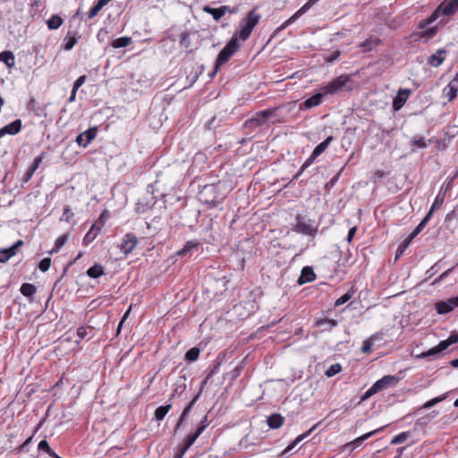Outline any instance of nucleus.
I'll use <instances>...</instances> for the list:
<instances>
[{
    "label": "nucleus",
    "instance_id": "4c0bfd02",
    "mask_svg": "<svg viewBox=\"0 0 458 458\" xmlns=\"http://www.w3.org/2000/svg\"><path fill=\"white\" fill-rule=\"evenodd\" d=\"M198 247V242L189 241L185 243L182 249L178 250L177 254L181 257L185 256L188 252H190L191 250L196 249Z\"/></svg>",
    "mask_w": 458,
    "mask_h": 458
},
{
    "label": "nucleus",
    "instance_id": "4d7b16f0",
    "mask_svg": "<svg viewBox=\"0 0 458 458\" xmlns=\"http://www.w3.org/2000/svg\"><path fill=\"white\" fill-rule=\"evenodd\" d=\"M434 210H435V205H432L430 209H429V211L428 212V214L425 216V217L419 224L421 226V228L424 229V227L427 225L428 221L431 219L432 215L434 213Z\"/></svg>",
    "mask_w": 458,
    "mask_h": 458
},
{
    "label": "nucleus",
    "instance_id": "ea45409f",
    "mask_svg": "<svg viewBox=\"0 0 458 458\" xmlns=\"http://www.w3.org/2000/svg\"><path fill=\"white\" fill-rule=\"evenodd\" d=\"M354 290L353 289H351L350 291H348L346 293H344V295H342L341 297H339L335 302V307H338V306H341L343 304H344L345 302H347L349 300L352 299V297L353 296L354 294Z\"/></svg>",
    "mask_w": 458,
    "mask_h": 458
},
{
    "label": "nucleus",
    "instance_id": "cd10ccee",
    "mask_svg": "<svg viewBox=\"0 0 458 458\" xmlns=\"http://www.w3.org/2000/svg\"><path fill=\"white\" fill-rule=\"evenodd\" d=\"M199 394H198L189 403L188 405L184 408L183 411L182 412L180 418H179V420H178V423L175 427V430H177L179 428V427L181 426V424L182 423V421L186 419V417L188 416V414L190 413L191 410L192 409L193 405L195 404V403L197 402V400L199 399Z\"/></svg>",
    "mask_w": 458,
    "mask_h": 458
},
{
    "label": "nucleus",
    "instance_id": "6ab92c4d",
    "mask_svg": "<svg viewBox=\"0 0 458 458\" xmlns=\"http://www.w3.org/2000/svg\"><path fill=\"white\" fill-rule=\"evenodd\" d=\"M323 95H324V93H322V91H321V92L317 93V94L313 95L312 97L307 98L304 102H302L300 105V109L301 110L310 109V108L318 106L322 103Z\"/></svg>",
    "mask_w": 458,
    "mask_h": 458
},
{
    "label": "nucleus",
    "instance_id": "de8ad7c7",
    "mask_svg": "<svg viewBox=\"0 0 458 458\" xmlns=\"http://www.w3.org/2000/svg\"><path fill=\"white\" fill-rule=\"evenodd\" d=\"M412 238H411L410 236H408L397 248L396 250V258H398L399 256H401L404 250L409 247V245L411 244V242H412Z\"/></svg>",
    "mask_w": 458,
    "mask_h": 458
},
{
    "label": "nucleus",
    "instance_id": "f3484780",
    "mask_svg": "<svg viewBox=\"0 0 458 458\" xmlns=\"http://www.w3.org/2000/svg\"><path fill=\"white\" fill-rule=\"evenodd\" d=\"M22 123L21 119H16L9 124L0 129V138L6 134L15 135L21 130Z\"/></svg>",
    "mask_w": 458,
    "mask_h": 458
},
{
    "label": "nucleus",
    "instance_id": "a211bd4d",
    "mask_svg": "<svg viewBox=\"0 0 458 458\" xmlns=\"http://www.w3.org/2000/svg\"><path fill=\"white\" fill-rule=\"evenodd\" d=\"M316 280V274L311 267L306 266L301 271L298 277L297 283L299 285H302L307 283H311Z\"/></svg>",
    "mask_w": 458,
    "mask_h": 458
},
{
    "label": "nucleus",
    "instance_id": "69168bd1",
    "mask_svg": "<svg viewBox=\"0 0 458 458\" xmlns=\"http://www.w3.org/2000/svg\"><path fill=\"white\" fill-rule=\"evenodd\" d=\"M73 217V213L71 211L70 207L66 206L64 208V213L62 219L65 220L66 222H70V220Z\"/></svg>",
    "mask_w": 458,
    "mask_h": 458
},
{
    "label": "nucleus",
    "instance_id": "20e7f679",
    "mask_svg": "<svg viewBox=\"0 0 458 458\" xmlns=\"http://www.w3.org/2000/svg\"><path fill=\"white\" fill-rule=\"evenodd\" d=\"M293 231L303 235L314 236L318 231V225H313L310 219L306 220L298 215Z\"/></svg>",
    "mask_w": 458,
    "mask_h": 458
},
{
    "label": "nucleus",
    "instance_id": "6e6d98bb",
    "mask_svg": "<svg viewBox=\"0 0 458 458\" xmlns=\"http://www.w3.org/2000/svg\"><path fill=\"white\" fill-rule=\"evenodd\" d=\"M434 210H435V205H432L430 209H429V211L428 212V214L425 216V217L419 224L421 226V228L424 229V227L427 225L428 221L431 219L432 215L434 213Z\"/></svg>",
    "mask_w": 458,
    "mask_h": 458
},
{
    "label": "nucleus",
    "instance_id": "2f4dec72",
    "mask_svg": "<svg viewBox=\"0 0 458 458\" xmlns=\"http://www.w3.org/2000/svg\"><path fill=\"white\" fill-rule=\"evenodd\" d=\"M201 434L202 428H197V430L194 433L187 436L185 439V444L182 447L185 448V450L187 451Z\"/></svg>",
    "mask_w": 458,
    "mask_h": 458
},
{
    "label": "nucleus",
    "instance_id": "09e8293b",
    "mask_svg": "<svg viewBox=\"0 0 458 458\" xmlns=\"http://www.w3.org/2000/svg\"><path fill=\"white\" fill-rule=\"evenodd\" d=\"M428 145V141L423 137L414 138L411 140V146L413 148H426Z\"/></svg>",
    "mask_w": 458,
    "mask_h": 458
},
{
    "label": "nucleus",
    "instance_id": "4be33fe9",
    "mask_svg": "<svg viewBox=\"0 0 458 458\" xmlns=\"http://www.w3.org/2000/svg\"><path fill=\"white\" fill-rule=\"evenodd\" d=\"M437 33V27H430L428 29L421 30L419 32H414L412 34V37L414 38L415 41H419L422 38L430 39L436 36Z\"/></svg>",
    "mask_w": 458,
    "mask_h": 458
},
{
    "label": "nucleus",
    "instance_id": "c756f323",
    "mask_svg": "<svg viewBox=\"0 0 458 458\" xmlns=\"http://www.w3.org/2000/svg\"><path fill=\"white\" fill-rule=\"evenodd\" d=\"M86 273L91 278H98L104 275V267L100 264H95L90 267Z\"/></svg>",
    "mask_w": 458,
    "mask_h": 458
},
{
    "label": "nucleus",
    "instance_id": "79ce46f5",
    "mask_svg": "<svg viewBox=\"0 0 458 458\" xmlns=\"http://www.w3.org/2000/svg\"><path fill=\"white\" fill-rule=\"evenodd\" d=\"M199 356V349L192 347L185 353V360L188 361H195Z\"/></svg>",
    "mask_w": 458,
    "mask_h": 458
},
{
    "label": "nucleus",
    "instance_id": "412c9836",
    "mask_svg": "<svg viewBox=\"0 0 458 458\" xmlns=\"http://www.w3.org/2000/svg\"><path fill=\"white\" fill-rule=\"evenodd\" d=\"M282 106H276L272 108L265 109L268 121L271 123H281L285 122V118L280 114Z\"/></svg>",
    "mask_w": 458,
    "mask_h": 458
},
{
    "label": "nucleus",
    "instance_id": "bb28decb",
    "mask_svg": "<svg viewBox=\"0 0 458 458\" xmlns=\"http://www.w3.org/2000/svg\"><path fill=\"white\" fill-rule=\"evenodd\" d=\"M0 61L8 68H13L15 64V56L12 51H3L0 53Z\"/></svg>",
    "mask_w": 458,
    "mask_h": 458
},
{
    "label": "nucleus",
    "instance_id": "c9c22d12",
    "mask_svg": "<svg viewBox=\"0 0 458 458\" xmlns=\"http://www.w3.org/2000/svg\"><path fill=\"white\" fill-rule=\"evenodd\" d=\"M68 240L67 234H63L59 236L55 242L54 248L49 251L50 254L57 253L60 249L66 243Z\"/></svg>",
    "mask_w": 458,
    "mask_h": 458
},
{
    "label": "nucleus",
    "instance_id": "5701e85b",
    "mask_svg": "<svg viewBox=\"0 0 458 458\" xmlns=\"http://www.w3.org/2000/svg\"><path fill=\"white\" fill-rule=\"evenodd\" d=\"M445 59V51L444 49H438L436 53L431 55L428 63L434 67H437L443 64Z\"/></svg>",
    "mask_w": 458,
    "mask_h": 458
},
{
    "label": "nucleus",
    "instance_id": "dca6fc26",
    "mask_svg": "<svg viewBox=\"0 0 458 458\" xmlns=\"http://www.w3.org/2000/svg\"><path fill=\"white\" fill-rule=\"evenodd\" d=\"M399 377L393 375H386L377 380L374 384L379 391L394 386L399 382Z\"/></svg>",
    "mask_w": 458,
    "mask_h": 458
},
{
    "label": "nucleus",
    "instance_id": "c03bdc74",
    "mask_svg": "<svg viewBox=\"0 0 458 458\" xmlns=\"http://www.w3.org/2000/svg\"><path fill=\"white\" fill-rule=\"evenodd\" d=\"M342 370V367L339 363H335V364H332L325 372V375L327 377H334L335 375L338 374L339 372H341Z\"/></svg>",
    "mask_w": 458,
    "mask_h": 458
},
{
    "label": "nucleus",
    "instance_id": "13d9d810",
    "mask_svg": "<svg viewBox=\"0 0 458 458\" xmlns=\"http://www.w3.org/2000/svg\"><path fill=\"white\" fill-rule=\"evenodd\" d=\"M434 210H435V205H432L430 209H429V211L428 212V214L425 216V217L419 224L421 226V228L424 229V227L427 225L428 221L431 219L432 215L434 213Z\"/></svg>",
    "mask_w": 458,
    "mask_h": 458
},
{
    "label": "nucleus",
    "instance_id": "6e6552de",
    "mask_svg": "<svg viewBox=\"0 0 458 458\" xmlns=\"http://www.w3.org/2000/svg\"><path fill=\"white\" fill-rule=\"evenodd\" d=\"M457 8H458V0H445L433 12V13H437V19H438L441 14L448 16V15H452V14L455 13Z\"/></svg>",
    "mask_w": 458,
    "mask_h": 458
},
{
    "label": "nucleus",
    "instance_id": "72a5a7b5",
    "mask_svg": "<svg viewBox=\"0 0 458 458\" xmlns=\"http://www.w3.org/2000/svg\"><path fill=\"white\" fill-rule=\"evenodd\" d=\"M333 140V136H328L324 141L320 142L313 150L315 155L320 156L323 152H325Z\"/></svg>",
    "mask_w": 458,
    "mask_h": 458
},
{
    "label": "nucleus",
    "instance_id": "ddd939ff",
    "mask_svg": "<svg viewBox=\"0 0 458 458\" xmlns=\"http://www.w3.org/2000/svg\"><path fill=\"white\" fill-rule=\"evenodd\" d=\"M411 93V91L408 89H400L398 90L396 96L394 98L393 109L394 111L400 110L406 103Z\"/></svg>",
    "mask_w": 458,
    "mask_h": 458
},
{
    "label": "nucleus",
    "instance_id": "a878e982",
    "mask_svg": "<svg viewBox=\"0 0 458 458\" xmlns=\"http://www.w3.org/2000/svg\"><path fill=\"white\" fill-rule=\"evenodd\" d=\"M20 292L23 296L32 300L37 293V287L32 284L24 283L21 284Z\"/></svg>",
    "mask_w": 458,
    "mask_h": 458
},
{
    "label": "nucleus",
    "instance_id": "aec40b11",
    "mask_svg": "<svg viewBox=\"0 0 458 458\" xmlns=\"http://www.w3.org/2000/svg\"><path fill=\"white\" fill-rule=\"evenodd\" d=\"M316 2L309 0L304 5H302L293 15H292L287 21H285L281 28L285 29L287 26L294 22L301 15L305 13Z\"/></svg>",
    "mask_w": 458,
    "mask_h": 458
},
{
    "label": "nucleus",
    "instance_id": "1a4fd4ad",
    "mask_svg": "<svg viewBox=\"0 0 458 458\" xmlns=\"http://www.w3.org/2000/svg\"><path fill=\"white\" fill-rule=\"evenodd\" d=\"M138 243V239L132 233H126L120 244V250L124 254H130Z\"/></svg>",
    "mask_w": 458,
    "mask_h": 458
},
{
    "label": "nucleus",
    "instance_id": "f257e3e1",
    "mask_svg": "<svg viewBox=\"0 0 458 458\" xmlns=\"http://www.w3.org/2000/svg\"><path fill=\"white\" fill-rule=\"evenodd\" d=\"M259 20L260 15L256 12V9H252L247 13L246 17L241 21L240 30L235 31L233 37H236L237 40L238 38L242 41L247 40Z\"/></svg>",
    "mask_w": 458,
    "mask_h": 458
},
{
    "label": "nucleus",
    "instance_id": "2eb2a0df",
    "mask_svg": "<svg viewBox=\"0 0 458 458\" xmlns=\"http://www.w3.org/2000/svg\"><path fill=\"white\" fill-rule=\"evenodd\" d=\"M382 44V40L375 36H370L368 38H366L364 41H362L359 47L361 48L362 53H369L373 50H376V48Z\"/></svg>",
    "mask_w": 458,
    "mask_h": 458
},
{
    "label": "nucleus",
    "instance_id": "f8f14e48",
    "mask_svg": "<svg viewBox=\"0 0 458 458\" xmlns=\"http://www.w3.org/2000/svg\"><path fill=\"white\" fill-rule=\"evenodd\" d=\"M97 133V128H89L77 136L76 142L79 146L86 148L96 138Z\"/></svg>",
    "mask_w": 458,
    "mask_h": 458
},
{
    "label": "nucleus",
    "instance_id": "7c9ffc66",
    "mask_svg": "<svg viewBox=\"0 0 458 458\" xmlns=\"http://www.w3.org/2000/svg\"><path fill=\"white\" fill-rule=\"evenodd\" d=\"M171 408L172 404L170 403L157 407L155 411V420L157 421L162 420L168 413V411L171 410Z\"/></svg>",
    "mask_w": 458,
    "mask_h": 458
},
{
    "label": "nucleus",
    "instance_id": "bf43d9fd",
    "mask_svg": "<svg viewBox=\"0 0 458 458\" xmlns=\"http://www.w3.org/2000/svg\"><path fill=\"white\" fill-rule=\"evenodd\" d=\"M377 392H379V390L377 389V387H376V385L373 384L371 386V387H369L366 392L365 394H363V396L361 397V400L364 401L369 397H371L372 395H374L375 394H377Z\"/></svg>",
    "mask_w": 458,
    "mask_h": 458
},
{
    "label": "nucleus",
    "instance_id": "a19ab883",
    "mask_svg": "<svg viewBox=\"0 0 458 458\" xmlns=\"http://www.w3.org/2000/svg\"><path fill=\"white\" fill-rule=\"evenodd\" d=\"M410 435H411V433L408 431L401 432L398 435H396L395 437H394L390 443L392 445L402 444L407 440V438L410 437Z\"/></svg>",
    "mask_w": 458,
    "mask_h": 458
},
{
    "label": "nucleus",
    "instance_id": "37998d69",
    "mask_svg": "<svg viewBox=\"0 0 458 458\" xmlns=\"http://www.w3.org/2000/svg\"><path fill=\"white\" fill-rule=\"evenodd\" d=\"M150 208L148 202L144 200H139L135 205V212L138 214H143Z\"/></svg>",
    "mask_w": 458,
    "mask_h": 458
},
{
    "label": "nucleus",
    "instance_id": "680f3d73",
    "mask_svg": "<svg viewBox=\"0 0 458 458\" xmlns=\"http://www.w3.org/2000/svg\"><path fill=\"white\" fill-rule=\"evenodd\" d=\"M372 347H373V342L370 338H369L363 342L362 346H361V352L363 353H369L371 352Z\"/></svg>",
    "mask_w": 458,
    "mask_h": 458
},
{
    "label": "nucleus",
    "instance_id": "338daca9",
    "mask_svg": "<svg viewBox=\"0 0 458 458\" xmlns=\"http://www.w3.org/2000/svg\"><path fill=\"white\" fill-rule=\"evenodd\" d=\"M106 213H107V211L104 210L102 212V214L99 216V217L98 218V220L93 224V225H97V227H99V231H101L102 227L105 225V216Z\"/></svg>",
    "mask_w": 458,
    "mask_h": 458
},
{
    "label": "nucleus",
    "instance_id": "8fccbe9b",
    "mask_svg": "<svg viewBox=\"0 0 458 458\" xmlns=\"http://www.w3.org/2000/svg\"><path fill=\"white\" fill-rule=\"evenodd\" d=\"M446 398V394H443V395H440V396H437V397H435L428 402H426L422 408L423 409H429L431 408L432 406L436 405L437 403L444 401L445 399Z\"/></svg>",
    "mask_w": 458,
    "mask_h": 458
},
{
    "label": "nucleus",
    "instance_id": "0e129e2a",
    "mask_svg": "<svg viewBox=\"0 0 458 458\" xmlns=\"http://www.w3.org/2000/svg\"><path fill=\"white\" fill-rule=\"evenodd\" d=\"M86 75L80 76L73 83L72 89L78 90L86 81Z\"/></svg>",
    "mask_w": 458,
    "mask_h": 458
},
{
    "label": "nucleus",
    "instance_id": "052dcab7",
    "mask_svg": "<svg viewBox=\"0 0 458 458\" xmlns=\"http://www.w3.org/2000/svg\"><path fill=\"white\" fill-rule=\"evenodd\" d=\"M318 326H327L329 328H333L337 325V322L334 319L324 318L318 321Z\"/></svg>",
    "mask_w": 458,
    "mask_h": 458
},
{
    "label": "nucleus",
    "instance_id": "393cba45",
    "mask_svg": "<svg viewBox=\"0 0 458 458\" xmlns=\"http://www.w3.org/2000/svg\"><path fill=\"white\" fill-rule=\"evenodd\" d=\"M99 233V227H97V225H92L90 229L88 231V233L85 234L82 240L83 245L87 246L90 242H92Z\"/></svg>",
    "mask_w": 458,
    "mask_h": 458
},
{
    "label": "nucleus",
    "instance_id": "9b49d317",
    "mask_svg": "<svg viewBox=\"0 0 458 458\" xmlns=\"http://www.w3.org/2000/svg\"><path fill=\"white\" fill-rule=\"evenodd\" d=\"M202 10L204 13L212 15L213 19L216 21H218L226 13H234V10L227 5H222L219 8H213L209 5H205Z\"/></svg>",
    "mask_w": 458,
    "mask_h": 458
},
{
    "label": "nucleus",
    "instance_id": "473e14b6",
    "mask_svg": "<svg viewBox=\"0 0 458 458\" xmlns=\"http://www.w3.org/2000/svg\"><path fill=\"white\" fill-rule=\"evenodd\" d=\"M131 43V38L124 36L118 38L114 39L111 42V46L114 48L125 47Z\"/></svg>",
    "mask_w": 458,
    "mask_h": 458
},
{
    "label": "nucleus",
    "instance_id": "7ed1b4c3",
    "mask_svg": "<svg viewBox=\"0 0 458 458\" xmlns=\"http://www.w3.org/2000/svg\"><path fill=\"white\" fill-rule=\"evenodd\" d=\"M456 343H458V333H452L447 339L441 341L437 346L429 349L428 351L418 354L416 358L426 359L430 356H435L446 350L451 344Z\"/></svg>",
    "mask_w": 458,
    "mask_h": 458
},
{
    "label": "nucleus",
    "instance_id": "3c124183",
    "mask_svg": "<svg viewBox=\"0 0 458 458\" xmlns=\"http://www.w3.org/2000/svg\"><path fill=\"white\" fill-rule=\"evenodd\" d=\"M51 266V259L44 258L38 264V268L42 272H47Z\"/></svg>",
    "mask_w": 458,
    "mask_h": 458
},
{
    "label": "nucleus",
    "instance_id": "864d4df0",
    "mask_svg": "<svg viewBox=\"0 0 458 458\" xmlns=\"http://www.w3.org/2000/svg\"><path fill=\"white\" fill-rule=\"evenodd\" d=\"M434 210H435V205H432L430 209H429V211L428 212V214L425 216V217L419 224L421 226V228L424 229V227L427 225L428 221L431 219L432 215L434 213Z\"/></svg>",
    "mask_w": 458,
    "mask_h": 458
},
{
    "label": "nucleus",
    "instance_id": "9d476101",
    "mask_svg": "<svg viewBox=\"0 0 458 458\" xmlns=\"http://www.w3.org/2000/svg\"><path fill=\"white\" fill-rule=\"evenodd\" d=\"M456 307H458V296L436 303V310L438 314H447Z\"/></svg>",
    "mask_w": 458,
    "mask_h": 458
},
{
    "label": "nucleus",
    "instance_id": "f704fd0d",
    "mask_svg": "<svg viewBox=\"0 0 458 458\" xmlns=\"http://www.w3.org/2000/svg\"><path fill=\"white\" fill-rule=\"evenodd\" d=\"M62 23L63 19L57 14L52 15L47 21L49 30H57Z\"/></svg>",
    "mask_w": 458,
    "mask_h": 458
},
{
    "label": "nucleus",
    "instance_id": "39448f33",
    "mask_svg": "<svg viewBox=\"0 0 458 458\" xmlns=\"http://www.w3.org/2000/svg\"><path fill=\"white\" fill-rule=\"evenodd\" d=\"M349 81V75L342 74L334 79L327 85L323 86L320 89L325 95H334L339 92Z\"/></svg>",
    "mask_w": 458,
    "mask_h": 458
},
{
    "label": "nucleus",
    "instance_id": "f03ea898",
    "mask_svg": "<svg viewBox=\"0 0 458 458\" xmlns=\"http://www.w3.org/2000/svg\"><path fill=\"white\" fill-rule=\"evenodd\" d=\"M239 47L240 45L236 39V37H232L228 43L219 52L216 60L214 70L209 73L210 78H214L216 76L220 67L229 61V59L237 52Z\"/></svg>",
    "mask_w": 458,
    "mask_h": 458
},
{
    "label": "nucleus",
    "instance_id": "49530a36",
    "mask_svg": "<svg viewBox=\"0 0 458 458\" xmlns=\"http://www.w3.org/2000/svg\"><path fill=\"white\" fill-rule=\"evenodd\" d=\"M318 155H315V152L312 151L311 155L306 159V161L303 163V165L301 167V171L299 174L295 176L298 177L301 174L304 172L306 168H308L315 160L317 157H318Z\"/></svg>",
    "mask_w": 458,
    "mask_h": 458
},
{
    "label": "nucleus",
    "instance_id": "4468645a",
    "mask_svg": "<svg viewBox=\"0 0 458 458\" xmlns=\"http://www.w3.org/2000/svg\"><path fill=\"white\" fill-rule=\"evenodd\" d=\"M23 245V241H17L13 246L6 249H0V262L4 263L8 261L12 257H13L18 249Z\"/></svg>",
    "mask_w": 458,
    "mask_h": 458
},
{
    "label": "nucleus",
    "instance_id": "c85d7f7f",
    "mask_svg": "<svg viewBox=\"0 0 458 458\" xmlns=\"http://www.w3.org/2000/svg\"><path fill=\"white\" fill-rule=\"evenodd\" d=\"M457 82L455 81H450L448 85L445 88L444 92L445 93V96L448 98L449 101H452L457 97Z\"/></svg>",
    "mask_w": 458,
    "mask_h": 458
},
{
    "label": "nucleus",
    "instance_id": "603ef678",
    "mask_svg": "<svg viewBox=\"0 0 458 458\" xmlns=\"http://www.w3.org/2000/svg\"><path fill=\"white\" fill-rule=\"evenodd\" d=\"M434 210H435V205H432L430 209H429V211L428 212V214L425 216V217L419 224L421 226V228L424 229V227L427 225L428 221L431 219L432 215L434 213Z\"/></svg>",
    "mask_w": 458,
    "mask_h": 458
},
{
    "label": "nucleus",
    "instance_id": "423d86ee",
    "mask_svg": "<svg viewBox=\"0 0 458 458\" xmlns=\"http://www.w3.org/2000/svg\"><path fill=\"white\" fill-rule=\"evenodd\" d=\"M385 428H386V426L381 427L379 428H377L375 430L368 432V433H366V434H364V435H362V436L353 439L352 441H350V442L346 443L345 445H344L342 446V451L343 452L349 451L350 453L352 452L354 449H356L357 447L361 445L365 440H367L369 437H373L377 433L382 431Z\"/></svg>",
    "mask_w": 458,
    "mask_h": 458
},
{
    "label": "nucleus",
    "instance_id": "a18cd8bd",
    "mask_svg": "<svg viewBox=\"0 0 458 458\" xmlns=\"http://www.w3.org/2000/svg\"><path fill=\"white\" fill-rule=\"evenodd\" d=\"M38 451L44 452L51 456L54 454V450L50 447L48 442L45 439L41 440L38 445Z\"/></svg>",
    "mask_w": 458,
    "mask_h": 458
},
{
    "label": "nucleus",
    "instance_id": "b1692460",
    "mask_svg": "<svg viewBox=\"0 0 458 458\" xmlns=\"http://www.w3.org/2000/svg\"><path fill=\"white\" fill-rule=\"evenodd\" d=\"M267 422L270 428L277 429L283 426L284 418L279 413H274L267 417Z\"/></svg>",
    "mask_w": 458,
    "mask_h": 458
},
{
    "label": "nucleus",
    "instance_id": "774afa93",
    "mask_svg": "<svg viewBox=\"0 0 458 458\" xmlns=\"http://www.w3.org/2000/svg\"><path fill=\"white\" fill-rule=\"evenodd\" d=\"M88 327H78L77 329V335L80 339H83L87 336L88 335Z\"/></svg>",
    "mask_w": 458,
    "mask_h": 458
},
{
    "label": "nucleus",
    "instance_id": "5fc2aeb1",
    "mask_svg": "<svg viewBox=\"0 0 458 458\" xmlns=\"http://www.w3.org/2000/svg\"><path fill=\"white\" fill-rule=\"evenodd\" d=\"M434 210H435V205H432L430 209H429V211L428 212V214L425 216V217L419 224L421 226V228L424 229V227L427 225L428 221L431 219L432 215L434 213Z\"/></svg>",
    "mask_w": 458,
    "mask_h": 458
},
{
    "label": "nucleus",
    "instance_id": "58836bf2",
    "mask_svg": "<svg viewBox=\"0 0 458 458\" xmlns=\"http://www.w3.org/2000/svg\"><path fill=\"white\" fill-rule=\"evenodd\" d=\"M437 19V13H431L428 18L422 20L420 21L418 28L421 30L428 29V26L432 24L434 21H436Z\"/></svg>",
    "mask_w": 458,
    "mask_h": 458
},
{
    "label": "nucleus",
    "instance_id": "e433bc0d",
    "mask_svg": "<svg viewBox=\"0 0 458 458\" xmlns=\"http://www.w3.org/2000/svg\"><path fill=\"white\" fill-rule=\"evenodd\" d=\"M78 41V38L75 35L70 36V32L68 35L64 38V49L66 51H69L73 48V47L76 45Z\"/></svg>",
    "mask_w": 458,
    "mask_h": 458
},
{
    "label": "nucleus",
    "instance_id": "0eeeda50",
    "mask_svg": "<svg viewBox=\"0 0 458 458\" xmlns=\"http://www.w3.org/2000/svg\"><path fill=\"white\" fill-rule=\"evenodd\" d=\"M268 122L266 110H261L254 114V115L244 122V127L249 129H256L265 125Z\"/></svg>",
    "mask_w": 458,
    "mask_h": 458
},
{
    "label": "nucleus",
    "instance_id": "e2e57ef3",
    "mask_svg": "<svg viewBox=\"0 0 458 458\" xmlns=\"http://www.w3.org/2000/svg\"><path fill=\"white\" fill-rule=\"evenodd\" d=\"M103 7L97 2L96 4L89 10L88 17L89 19L94 18Z\"/></svg>",
    "mask_w": 458,
    "mask_h": 458
}]
</instances>
